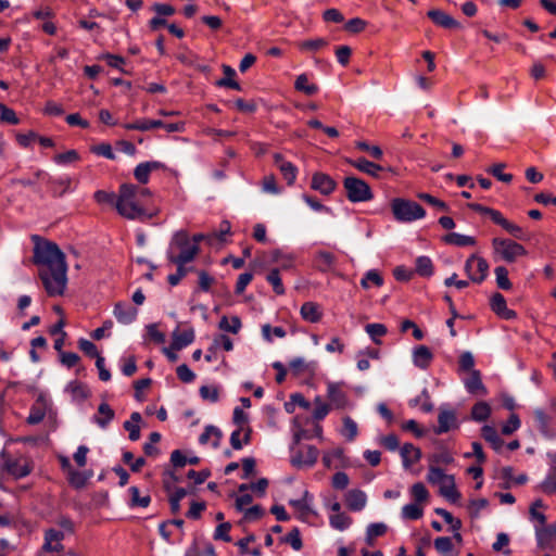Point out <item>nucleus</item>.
Returning a JSON list of instances; mask_svg holds the SVG:
<instances>
[{
	"mask_svg": "<svg viewBox=\"0 0 556 556\" xmlns=\"http://www.w3.org/2000/svg\"><path fill=\"white\" fill-rule=\"evenodd\" d=\"M266 280L273 286L276 294H285L286 290L280 278V271L278 268H273L266 276Z\"/></svg>",
	"mask_w": 556,
	"mask_h": 556,
	"instance_id": "obj_44",
	"label": "nucleus"
},
{
	"mask_svg": "<svg viewBox=\"0 0 556 556\" xmlns=\"http://www.w3.org/2000/svg\"><path fill=\"white\" fill-rule=\"evenodd\" d=\"M290 369L294 376L302 374H313L316 369V362H306L303 357H296L289 364Z\"/></svg>",
	"mask_w": 556,
	"mask_h": 556,
	"instance_id": "obj_27",
	"label": "nucleus"
},
{
	"mask_svg": "<svg viewBox=\"0 0 556 556\" xmlns=\"http://www.w3.org/2000/svg\"><path fill=\"white\" fill-rule=\"evenodd\" d=\"M468 207L471 208L472 211L475 212H478L480 214H484V215H488L492 222L495 224L497 218L501 216V212L497 211V210H494L492 207H488V206H483L481 204H478V203H469L468 204Z\"/></svg>",
	"mask_w": 556,
	"mask_h": 556,
	"instance_id": "obj_59",
	"label": "nucleus"
},
{
	"mask_svg": "<svg viewBox=\"0 0 556 556\" xmlns=\"http://www.w3.org/2000/svg\"><path fill=\"white\" fill-rule=\"evenodd\" d=\"M468 207L471 208L472 211L475 212H478L480 214H484V215H488L492 222L495 224L497 218L501 216V212L497 211V210H494L492 207H488V206H483L481 204H478V203H469L468 204Z\"/></svg>",
	"mask_w": 556,
	"mask_h": 556,
	"instance_id": "obj_60",
	"label": "nucleus"
},
{
	"mask_svg": "<svg viewBox=\"0 0 556 556\" xmlns=\"http://www.w3.org/2000/svg\"><path fill=\"white\" fill-rule=\"evenodd\" d=\"M402 517L408 520H417L422 517V508L417 504H407L402 508Z\"/></svg>",
	"mask_w": 556,
	"mask_h": 556,
	"instance_id": "obj_62",
	"label": "nucleus"
},
{
	"mask_svg": "<svg viewBox=\"0 0 556 556\" xmlns=\"http://www.w3.org/2000/svg\"><path fill=\"white\" fill-rule=\"evenodd\" d=\"M416 273L421 277H431L433 275V264L428 256H418L416 258Z\"/></svg>",
	"mask_w": 556,
	"mask_h": 556,
	"instance_id": "obj_40",
	"label": "nucleus"
},
{
	"mask_svg": "<svg viewBox=\"0 0 556 556\" xmlns=\"http://www.w3.org/2000/svg\"><path fill=\"white\" fill-rule=\"evenodd\" d=\"M315 267L321 271L327 273L331 270L336 263V256L327 251H319L315 256Z\"/></svg>",
	"mask_w": 556,
	"mask_h": 556,
	"instance_id": "obj_28",
	"label": "nucleus"
},
{
	"mask_svg": "<svg viewBox=\"0 0 556 556\" xmlns=\"http://www.w3.org/2000/svg\"><path fill=\"white\" fill-rule=\"evenodd\" d=\"M434 547L442 556H457V553H454L452 539L448 536L437 538L434 540Z\"/></svg>",
	"mask_w": 556,
	"mask_h": 556,
	"instance_id": "obj_35",
	"label": "nucleus"
},
{
	"mask_svg": "<svg viewBox=\"0 0 556 556\" xmlns=\"http://www.w3.org/2000/svg\"><path fill=\"white\" fill-rule=\"evenodd\" d=\"M540 489L546 494L556 492V468L552 469L542 481Z\"/></svg>",
	"mask_w": 556,
	"mask_h": 556,
	"instance_id": "obj_61",
	"label": "nucleus"
},
{
	"mask_svg": "<svg viewBox=\"0 0 556 556\" xmlns=\"http://www.w3.org/2000/svg\"><path fill=\"white\" fill-rule=\"evenodd\" d=\"M67 390L73 394L74 397L79 400H86L90 395V391L87 386L78 381L70 382Z\"/></svg>",
	"mask_w": 556,
	"mask_h": 556,
	"instance_id": "obj_49",
	"label": "nucleus"
},
{
	"mask_svg": "<svg viewBox=\"0 0 556 556\" xmlns=\"http://www.w3.org/2000/svg\"><path fill=\"white\" fill-rule=\"evenodd\" d=\"M387 526L382 522L370 523L366 531V542L368 545L374 544V538L381 536L387 532Z\"/></svg>",
	"mask_w": 556,
	"mask_h": 556,
	"instance_id": "obj_45",
	"label": "nucleus"
},
{
	"mask_svg": "<svg viewBox=\"0 0 556 556\" xmlns=\"http://www.w3.org/2000/svg\"><path fill=\"white\" fill-rule=\"evenodd\" d=\"M187 495V491L184 488H178L169 496V505L173 514H177L180 510V501Z\"/></svg>",
	"mask_w": 556,
	"mask_h": 556,
	"instance_id": "obj_64",
	"label": "nucleus"
},
{
	"mask_svg": "<svg viewBox=\"0 0 556 556\" xmlns=\"http://www.w3.org/2000/svg\"><path fill=\"white\" fill-rule=\"evenodd\" d=\"M279 170L286 179L287 184L292 186L296 178L298 168L291 162H289L288 164H281Z\"/></svg>",
	"mask_w": 556,
	"mask_h": 556,
	"instance_id": "obj_63",
	"label": "nucleus"
},
{
	"mask_svg": "<svg viewBox=\"0 0 556 556\" xmlns=\"http://www.w3.org/2000/svg\"><path fill=\"white\" fill-rule=\"evenodd\" d=\"M481 435L482 438L488 441L491 446L496 451L500 452L501 448L504 445V441L498 435L496 429L492 426L485 425L481 428Z\"/></svg>",
	"mask_w": 556,
	"mask_h": 556,
	"instance_id": "obj_30",
	"label": "nucleus"
},
{
	"mask_svg": "<svg viewBox=\"0 0 556 556\" xmlns=\"http://www.w3.org/2000/svg\"><path fill=\"white\" fill-rule=\"evenodd\" d=\"M475 263L477 264V271L480 274L479 276H470V280L477 283H481L488 276L489 270V264L488 262L477 256V260H475Z\"/></svg>",
	"mask_w": 556,
	"mask_h": 556,
	"instance_id": "obj_58",
	"label": "nucleus"
},
{
	"mask_svg": "<svg viewBox=\"0 0 556 556\" xmlns=\"http://www.w3.org/2000/svg\"><path fill=\"white\" fill-rule=\"evenodd\" d=\"M218 327L224 331L238 333L241 328V320L238 316H232L230 320L226 316H223Z\"/></svg>",
	"mask_w": 556,
	"mask_h": 556,
	"instance_id": "obj_43",
	"label": "nucleus"
},
{
	"mask_svg": "<svg viewBox=\"0 0 556 556\" xmlns=\"http://www.w3.org/2000/svg\"><path fill=\"white\" fill-rule=\"evenodd\" d=\"M492 248L495 256L507 263H514L518 257L527 254L523 245L510 239L494 238Z\"/></svg>",
	"mask_w": 556,
	"mask_h": 556,
	"instance_id": "obj_3",
	"label": "nucleus"
},
{
	"mask_svg": "<svg viewBox=\"0 0 556 556\" xmlns=\"http://www.w3.org/2000/svg\"><path fill=\"white\" fill-rule=\"evenodd\" d=\"M223 72L225 74V77L217 80L216 85L218 87H228L235 90H241V86L239 85V83L232 78L236 75V71L231 66L224 64Z\"/></svg>",
	"mask_w": 556,
	"mask_h": 556,
	"instance_id": "obj_34",
	"label": "nucleus"
},
{
	"mask_svg": "<svg viewBox=\"0 0 556 556\" xmlns=\"http://www.w3.org/2000/svg\"><path fill=\"white\" fill-rule=\"evenodd\" d=\"M464 383L467 391L471 394H486V389L482 383L481 374L479 370H471L469 377L464 381Z\"/></svg>",
	"mask_w": 556,
	"mask_h": 556,
	"instance_id": "obj_21",
	"label": "nucleus"
},
{
	"mask_svg": "<svg viewBox=\"0 0 556 556\" xmlns=\"http://www.w3.org/2000/svg\"><path fill=\"white\" fill-rule=\"evenodd\" d=\"M2 470L7 471L14 479H21L28 476L31 472V466L21 459H11L8 458L2 465Z\"/></svg>",
	"mask_w": 556,
	"mask_h": 556,
	"instance_id": "obj_11",
	"label": "nucleus"
},
{
	"mask_svg": "<svg viewBox=\"0 0 556 556\" xmlns=\"http://www.w3.org/2000/svg\"><path fill=\"white\" fill-rule=\"evenodd\" d=\"M294 88L298 91H302L307 96H313L318 91V86L315 84H308L306 74H301L296 77Z\"/></svg>",
	"mask_w": 556,
	"mask_h": 556,
	"instance_id": "obj_39",
	"label": "nucleus"
},
{
	"mask_svg": "<svg viewBox=\"0 0 556 556\" xmlns=\"http://www.w3.org/2000/svg\"><path fill=\"white\" fill-rule=\"evenodd\" d=\"M113 314L118 323L129 325L137 318L138 309L127 303L117 302L114 306Z\"/></svg>",
	"mask_w": 556,
	"mask_h": 556,
	"instance_id": "obj_13",
	"label": "nucleus"
},
{
	"mask_svg": "<svg viewBox=\"0 0 556 556\" xmlns=\"http://www.w3.org/2000/svg\"><path fill=\"white\" fill-rule=\"evenodd\" d=\"M64 532L61 530H56L53 528H50L45 531V543L43 548L45 551H48L50 553L52 552H63L64 545L62 544V541L64 540Z\"/></svg>",
	"mask_w": 556,
	"mask_h": 556,
	"instance_id": "obj_12",
	"label": "nucleus"
},
{
	"mask_svg": "<svg viewBox=\"0 0 556 556\" xmlns=\"http://www.w3.org/2000/svg\"><path fill=\"white\" fill-rule=\"evenodd\" d=\"M176 249L179 250L177 255H184V253H188L194 250V257L200 251L198 245L191 243L189 235L186 230H179L173 236L167 251H173L175 253Z\"/></svg>",
	"mask_w": 556,
	"mask_h": 556,
	"instance_id": "obj_7",
	"label": "nucleus"
},
{
	"mask_svg": "<svg viewBox=\"0 0 556 556\" xmlns=\"http://www.w3.org/2000/svg\"><path fill=\"white\" fill-rule=\"evenodd\" d=\"M194 340V331L192 328L186 329L184 331L175 330L173 332V341L170 348L173 350L179 351L187 345L191 344Z\"/></svg>",
	"mask_w": 556,
	"mask_h": 556,
	"instance_id": "obj_20",
	"label": "nucleus"
},
{
	"mask_svg": "<svg viewBox=\"0 0 556 556\" xmlns=\"http://www.w3.org/2000/svg\"><path fill=\"white\" fill-rule=\"evenodd\" d=\"M440 494L453 504L460 500L462 495L456 489L454 476H448L447 481L440 485Z\"/></svg>",
	"mask_w": 556,
	"mask_h": 556,
	"instance_id": "obj_25",
	"label": "nucleus"
},
{
	"mask_svg": "<svg viewBox=\"0 0 556 556\" xmlns=\"http://www.w3.org/2000/svg\"><path fill=\"white\" fill-rule=\"evenodd\" d=\"M443 241L446 244H453L456 247H468L473 245L476 243V240L473 237L457 233V232H450L443 237Z\"/></svg>",
	"mask_w": 556,
	"mask_h": 556,
	"instance_id": "obj_32",
	"label": "nucleus"
},
{
	"mask_svg": "<svg viewBox=\"0 0 556 556\" xmlns=\"http://www.w3.org/2000/svg\"><path fill=\"white\" fill-rule=\"evenodd\" d=\"M282 543L290 544L294 551H300L303 547L300 530L293 528L286 536L281 538Z\"/></svg>",
	"mask_w": 556,
	"mask_h": 556,
	"instance_id": "obj_48",
	"label": "nucleus"
},
{
	"mask_svg": "<svg viewBox=\"0 0 556 556\" xmlns=\"http://www.w3.org/2000/svg\"><path fill=\"white\" fill-rule=\"evenodd\" d=\"M129 493L131 496L129 505L131 507H135V506L148 507L149 506V504L151 502V497L149 495L140 496L139 489L137 486H130Z\"/></svg>",
	"mask_w": 556,
	"mask_h": 556,
	"instance_id": "obj_51",
	"label": "nucleus"
},
{
	"mask_svg": "<svg viewBox=\"0 0 556 556\" xmlns=\"http://www.w3.org/2000/svg\"><path fill=\"white\" fill-rule=\"evenodd\" d=\"M301 317L309 323H318L321 318V312L319 311V305L315 302H305L301 306L300 311Z\"/></svg>",
	"mask_w": 556,
	"mask_h": 556,
	"instance_id": "obj_29",
	"label": "nucleus"
},
{
	"mask_svg": "<svg viewBox=\"0 0 556 556\" xmlns=\"http://www.w3.org/2000/svg\"><path fill=\"white\" fill-rule=\"evenodd\" d=\"M329 523L333 529L344 531L351 526L352 519L346 514L339 513L329 517Z\"/></svg>",
	"mask_w": 556,
	"mask_h": 556,
	"instance_id": "obj_42",
	"label": "nucleus"
},
{
	"mask_svg": "<svg viewBox=\"0 0 556 556\" xmlns=\"http://www.w3.org/2000/svg\"><path fill=\"white\" fill-rule=\"evenodd\" d=\"M490 304L492 311L505 319H514L517 316L513 309L507 308L504 295L498 292L492 295Z\"/></svg>",
	"mask_w": 556,
	"mask_h": 556,
	"instance_id": "obj_16",
	"label": "nucleus"
},
{
	"mask_svg": "<svg viewBox=\"0 0 556 556\" xmlns=\"http://www.w3.org/2000/svg\"><path fill=\"white\" fill-rule=\"evenodd\" d=\"M141 415L138 412H134L130 415V420H126L124 422V428L129 432V440L137 441L140 438V427L139 422L141 421Z\"/></svg>",
	"mask_w": 556,
	"mask_h": 556,
	"instance_id": "obj_31",
	"label": "nucleus"
},
{
	"mask_svg": "<svg viewBox=\"0 0 556 556\" xmlns=\"http://www.w3.org/2000/svg\"><path fill=\"white\" fill-rule=\"evenodd\" d=\"M506 167L505 163H497L492 165L486 169L489 174L497 178L500 181L509 184L513 180L511 174L503 173V169Z\"/></svg>",
	"mask_w": 556,
	"mask_h": 556,
	"instance_id": "obj_50",
	"label": "nucleus"
},
{
	"mask_svg": "<svg viewBox=\"0 0 556 556\" xmlns=\"http://www.w3.org/2000/svg\"><path fill=\"white\" fill-rule=\"evenodd\" d=\"M391 211L394 218L400 223H412L424 218L426 215V211L420 204L403 198H394L391 201Z\"/></svg>",
	"mask_w": 556,
	"mask_h": 556,
	"instance_id": "obj_2",
	"label": "nucleus"
},
{
	"mask_svg": "<svg viewBox=\"0 0 556 556\" xmlns=\"http://www.w3.org/2000/svg\"><path fill=\"white\" fill-rule=\"evenodd\" d=\"M92 477V471H78L74 468H70V472L67 475L68 483L79 490L86 486L88 480Z\"/></svg>",
	"mask_w": 556,
	"mask_h": 556,
	"instance_id": "obj_26",
	"label": "nucleus"
},
{
	"mask_svg": "<svg viewBox=\"0 0 556 556\" xmlns=\"http://www.w3.org/2000/svg\"><path fill=\"white\" fill-rule=\"evenodd\" d=\"M166 255L167 260L177 266L176 273L167 277L168 283L170 286H177L189 270L185 265L194 260V250L188 253L186 252L184 255H176L173 251H167Z\"/></svg>",
	"mask_w": 556,
	"mask_h": 556,
	"instance_id": "obj_5",
	"label": "nucleus"
},
{
	"mask_svg": "<svg viewBox=\"0 0 556 556\" xmlns=\"http://www.w3.org/2000/svg\"><path fill=\"white\" fill-rule=\"evenodd\" d=\"M369 282L374 283L377 287H381L383 285V278L377 270L371 269L365 274L364 278L361 280V286L364 289H368Z\"/></svg>",
	"mask_w": 556,
	"mask_h": 556,
	"instance_id": "obj_57",
	"label": "nucleus"
},
{
	"mask_svg": "<svg viewBox=\"0 0 556 556\" xmlns=\"http://www.w3.org/2000/svg\"><path fill=\"white\" fill-rule=\"evenodd\" d=\"M115 418V412L112 407L102 402L98 406V412L92 416V421L97 424L101 429H106L110 422Z\"/></svg>",
	"mask_w": 556,
	"mask_h": 556,
	"instance_id": "obj_18",
	"label": "nucleus"
},
{
	"mask_svg": "<svg viewBox=\"0 0 556 556\" xmlns=\"http://www.w3.org/2000/svg\"><path fill=\"white\" fill-rule=\"evenodd\" d=\"M48 181L52 185L51 192L53 197H62L71 186V178L67 176L58 179L49 178Z\"/></svg>",
	"mask_w": 556,
	"mask_h": 556,
	"instance_id": "obj_38",
	"label": "nucleus"
},
{
	"mask_svg": "<svg viewBox=\"0 0 556 556\" xmlns=\"http://www.w3.org/2000/svg\"><path fill=\"white\" fill-rule=\"evenodd\" d=\"M427 16L438 26L452 29V28H460V24L451 15L445 13L442 10H430L427 13Z\"/></svg>",
	"mask_w": 556,
	"mask_h": 556,
	"instance_id": "obj_15",
	"label": "nucleus"
},
{
	"mask_svg": "<svg viewBox=\"0 0 556 556\" xmlns=\"http://www.w3.org/2000/svg\"><path fill=\"white\" fill-rule=\"evenodd\" d=\"M336 181L325 173H315L312 177L311 188L324 195H329L336 189Z\"/></svg>",
	"mask_w": 556,
	"mask_h": 556,
	"instance_id": "obj_10",
	"label": "nucleus"
},
{
	"mask_svg": "<svg viewBox=\"0 0 556 556\" xmlns=\"http://www.w3.org/2000/svg\"><path fill=\"white\" fill-rule=\"evenodd\" d=\"M490 415L491 407L486 402H478L471 408V419L475 421H485Z\"/></svg>",
	"mask_w": 556,
	"mask_h": 556,
	"instance_id": "obj_36",
	"label": "nucleus"
},
{
	"mask_svg": "<svg viewBox=\"0 0 556 556\" xmlns=\"http://www.w3.org/2000/svg\"><path fill=\"white\" fill-rule=\"evenodd\" d=\"M494 274L496 277V285L502 290H509L511 289L513 285L510 280L508 279V270L504 266H497L494 269Z\"/></svg>",
	"mask_w": 556,
	"mask_h": 556,
	"instance_id": "obj_46",
	"label": "nucleus"
},
{
	"mask_svg": "<svg viewBox=\"0 0 556 556\" xmlns=\"http://www.w3.org/2000/svg\"><path fill=\"white\" fill-rule=\"evenodd\" d=\"M367 502L366 494L362 490H350L346 494V505L353 511L362 510Z\"/></svg>",
	"mask_w": 556,
	"mask_h": 556,
	"instance_id": "obj_23",
	"label": "nucleus"
},
{
	"mask_svg": "<svg viewBox=\"0 0 556 556\" xmlns=\"http://www.w3.org/2000/svg\"><path fill=\"white\" fill-rule=\"evenodd\" d=\"M495 224L501 226L504 230H506L510 236H513L517 240L529 239L528 233L520 226L505 218L503 214H501Z\"/></svg>",
	"mask_w": 556,
	"mask_h": 556,
	"instance_id": "obj_22",
	"label": "nucleus"
},
{
	"mask_svg": "<svg viewBox=\"0 0 556 556\" xmlns=\"http://www.w3.org/2000/svg\"><path fill=\"white\" fill-rule=\"evenodd\" d=\"M34 242L33 263L39 266L38 276L49 296L62 295L67 286V263L65 254L52 241L38 235L31 236Z\"/></svg>",
	"mask_w": 556,
	"mask_h": 556,
	"instance_id": "obj_1",
	"label": "nucleus"
},
{
	"mask_svg": "<svg viewBox=\"0 0 556 556\" xmlns=\"http://www.w3.org/2000/svg\"><path fill=\"white\" fill-rule=\"evenodd\" d=\"M319 451L313 445L305 446V451L299 450L291 457L292 466L296 468H311L318 458Z\"/></svg>",
	"mask_w": 556,
	"mask_h": 556,
	"instance_id": "obj_6",
	"label": "nucleus"
},
{
	"mask_svg": "<svg viewBox=\"0 0 556 556\" xmlns=\"http://www.w3.org/2000/svg\"><path fill=\"white\" fill-rule=\"evenodd\" d=\"M409 405L412 407L420 405L421 409L426 413H430L433 409V404L431 402L430 394L426 388L421 391V393L418 396L409 401Z\"/></svg>",
	"mask_w": 556,
	"mask_h": 556,
	"instance_id": "obj_37",
	"label": "nucleus"
},
{
	"mask_svg": "<svg viewBox=\"0 0 556 556\" xmlns=\"http://www.w3.org/2000/svg\"><path fill=\"white\" fill-rule=\"evenodd\" d=\"M400 454L405 468H410L421 458V451L412 443H405L401 447Z\"/></svg>",
	"mask_w": 556,
	"mask_h": 556,
	"instance_id": "obj_19",
	"label": "nucleus"
},
{
	"mask_svg": "<svg viewBox=\"0 0 556 556\" xmlns=\"http://www.w3.org/2000/svg\"><path fill=\"white\" fill-rule=\"evenodd\" d=\"M533 414L536 427L540 432L547 438H553L554 433L549 431V417L541 408L534 409Z\"/></svg>",
	"mask_w": 556,
	"mask_h": 556,
	"instance_id": "obj_33",
	"label": "nucleus"
},
{
	"mask_svg": "<svg viewBox=\"0 0 556 556\" xmlns=\"http://www.w3.org/2000/svg\"><path fill=\"white\" fill-rule=\"evenodd\" d=\"M365 330L376 344L381 343L379 338L384 336L388 331L387 327L383 324L378 323L366 325Z\"/></svg>",
	"mask_w": 556,
	"mask_h": 556,
	"instance_id": "obj_47",
	"label": "nucleus"
},
{
	"mask_svg": "<svg viewBox=\"0 0 556 556\" xmlns=\"http://www.w3.org/2000/svg\"><path fill=\"white\" fill-rule=\"evenodd\" d=\"M412 357L414 365L425 370L430 366L433 359V354L428 346L418 345L413 350Z\"/></svg>",
	"mask_w": 556,
	"mask_h": 556,
	"instance_id": "obj_17",
	"label": "nucleus"
},
{
	"mask_svg": "<svg viewBox=\"0 0 556 556\" xmlns=\"http://www.w3.org/2000/svg\"><path fill=\"white\" fill-rule=\"evenodd\" d=\"M212 437L215 438V440L213 442V446L216 448L219 445V440L222 438V431L215 426H212V425L206 426L203 433L199 438V442L201 444H206Z\"/></svg>",
	"mask_w": 556,
	"mask_h": 556,
	"instance_id": "obj_41",
	"label": "nucleus"
},
{
	"mask_svg": "<svg viewBox=\"0 0 556 556\" xmlns=\"http://www.w3.org/2000/svg\"><path fill=\"white\" fill-rule=\"evenodd\" d=\"M358 433L356 422L349 416L343 418V431L342 434L348 441H353Z\"/></svg>",
	"mask_w": 556,
	"mask_h": 556,
	"instance_id": "obj_55",
	"label": "nucleus"
},
{
	"mask_svg": "<svg viewBox=\"0 0 556 556\" xmlns=\"http://www.w3.org/2000/svg\"><path fill=\"white\" fill-rule=\"evenodd\" d=\"M343 187L346 191V198L353 203L366 202L374 198L369 185L357 177H345Z\"/></svg>",
	"mask_w": 556,
	"mask_h": 556,
	"instance_id": "obj_4",
	"label": "nucleus"
},
{
	"mask_svg": "<svg viewBox=\"0 0 556 556\" xmlns=\"http://www.w3.org/2000/svg\"><path fill=\"white\" fill-rule=\"evenodd\" d=\"M327 397L330 406L337 409H343L349 405L346 393L342 390V386L336 382H329L327 387Z\"/></svg>",
	"mask_w": 556,
	"mask_h": 556,
	"instance_id": "obj_8",
	"label": "nucleus"
},
{
	"mask_svg": "<svg viewBox=\"0 0 556 556\" xmlns=\"http://www.w3.org/2000/svg\"><path fill=\"white\" fill-rule=\"evenodd\" d=\"M438 427L434 432L442 434L457 427L456 414L452 409L441 408L438 416Z\"/></svg>",
	"mask_w": 556,
	"mask_h": 556,
	"instance_id": "obj_14",
	"label": "nucleus"
},
{
	"mask_svg": "<svg viewBox=\"0 0 556 556\" xmlns=\"http://www.w3.org/2000/svg\"><path fill=\"white\" fill-rule=\"evenodd\" d=\"M349 163L358 170L366 173L372 177H379V173L383 170V167L381 165L370 162L365 157H359L356 161H349Z\"/></svg>",
	"mask_w": 556,
	"mask_h": 556,
	"instance_id": "obj_24",
	"label": "nucleus"
},
{
	"mask_svg": "<svg viewBox=\"0 0 556 556\" xmlns=\"http://www.w3.org/2000/svg\"><path fill=\"white\" fill-rule=\"evenodd\" d=\"M326 46H328V41L324 38L308 39L299 43L302 51H317Z\"/></svg>",
	"mask_w": 556,
	"mask_h": 556,
	"instance_id": "obj_53",
	"label": "nucleus"
},
{
	"mask_svg": "<svg viewBox=\"0 0 556 556\" xmlns=\"http://www.w3.org/2000/svg\"><path fill=\"white\" fill-rule=\"evenodd\" d=\"M535 532L540 544L548 542L552 538L556 536V522L546 527L536 528Z\"/></svg>",
	"mask_w": 556,
	"mask_h": 556,
	"instance_id": "obj_54",
	"label": "nucleus"
},
{
	"mask_svg": "<svg viewBox=\"0 0 556 556\" xmlns=\"http://www.w3.org/2000/svg\"><path fill=\"white\" fill-rule=\"evenodd\" d=\"M448 476L450 475H445L441 468L430 466L427 475V480L432 484L439 483L440 485H442L444 482L447 481Z\"/></svg>",
	"mask_w": 556,
	"mask_h": 556,
	"instance_id": "obj_52",
	"label": "nucleus"
},
{
	"mask_svg": "<svg viewBox=\"0 0 556 556\" xmlns=\"http://www.w3.org/2000/svg\"><path fill=\"white\" fill-rule=\"evenodd\" d=\"M314 404L315 408L313 412V418L315 420H323L328 415L331 406L323 402L320 396L315 397Z\"/></svg>",
	"mask_w": 556,
	"mask_h": 556,
	"instance_id": "obj_56",
	"label": "nucleus"
},
{
	"mask_svg": "<svg viewBox=\"0 0 556 556\" xmlns=\"http://www.w3.org/2000/svg\"><path fill=\"white\" fill-rule=\"evenodd\" d=\"M115 206L117 212L128 219L143 218L147 216L146 211L139 206L135 200H117Z\"/></svg>",
	"mask_w": 556,
	"mask_h": 556,
	"instance_id": "obj_9",
	"label": "nucleus"
}]
</instances>
